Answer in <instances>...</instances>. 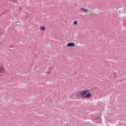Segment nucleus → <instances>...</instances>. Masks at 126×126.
<instances>
[{
	"instance_id": "nucleus-1",
	"label": "nucleus",
	"mask_w": 126,
	"mask_h": 126,
	"mask_svg": "<svg viewBox=\"0 0 126 126\" xmlns=\"http://www.w3.org/2000/svg\"><path fill=\"white\" fill-rule=\"evenodd\" d=\"M90 90H85L82 92L75 93L72 95V99H81V97L85 98H90L92 96Z\"/></svg>"
},
{
	"instance_id": "nucleus-2",
	"label": "nucleus",
	"mask_w": 126,
	"mask_h": 126,
	"mask_svg": "<svg viewBox=\"0 0 126 126\" xmlns=\"http://www.w3.org/2000/svg\"><path fill=\"white\" fill-rule=\"evenodd\" d=\"M74 46H75V44L73 42H70L67 44V47H74Z\"/></svg>"
},
{
	"instance_id": "nucleus-3",
	"label": "nucleus",
	"mask_w": 126,
	"mask_h": 126,
	"mask_svg": "<svg viewBox=\"0 0 126 126\" xmlns=\"http://www.w3.org/2000/svg\"><path fill=\"white\" fill-rule=\"evenodd\" d=\"M5 69H4V67L3 66H1L0 67V73H3V72H4L5 71Z\"/></svg>"
},
{
	"instance_id": "nucleus-4",
	"label": "nucleus",
	"mask_w": 126,
	"mask_h": 126,
	"mask_svg": "<svg viewBox=\"0 0 126 126\" xmlns=\"http://www.w3.org/2000/svg\"><path fill=\"white\" fill-rule=\"evenodd\" d=\"M40 30H41V31H45V30H46V28L44 26L41 27Z\"/></svg>"
},
{
	"instance_id": "nucleus-5",
	"label": "nucleus",
	"mask_w": 126,
	"mask_h": 126,
	"mask_svg": "<svg viewBox=\"0 0 126 126\" xmlns=\"http://www.w3.org/2000/svg\"><path fill=\"white\" fill-rule=\"evenodd\" d=\"M80 10H81V11H82V12H83V11H85L86 12H87V10L83 8H81Z\"/></svg>"
},
{
	"instance_id": "nucleus-6",
	"label": "nucleus",
	"mask_w": 126,
	"mask_h": 126,
	"mask_svg": "<svg viewBox=\"0 0 126 126\" xmlns=\"http://www.w3.org/2000/svg\"><path fill=\"white\" fill-rule=\"evenodd\" d=\"M73 24L75 25L77 24V21H74Z\"/></svg>"
},
{
	"instance_id": "nucleus-7",
	"label": "nucleus",
	"mask_w": 126,
	"mask_h": 126,
	"mask_svg": "<svg viewBox=\"0 0 126 126\" xmlns=\"http://www.w3.org/2000/svg\"><path fill=\"white\" fill-rule=\"evenodd\" d=\"M17 22H15V23H17Z\"/></svg>"
},
{
	"instance_id": "nucleus-8",
	"label": "nucleus",
	"mask_w": 126,
	"mask_h": 126,
	"mask_svg": "<svg viewBox=\"0 0 126 126\" xmlns=\"http://www.w3.org/2000/svg\"><path fill=\"white\" fill-rule=\"evenodd\" d=\"M74 97H76V95H74Z\"/></svg>"
}]
</instances>
